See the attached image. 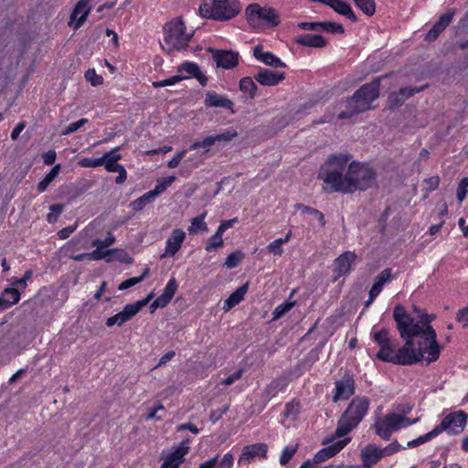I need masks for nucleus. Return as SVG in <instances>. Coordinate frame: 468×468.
Wrapping results in <instances>:
<instances>
[{
    "instance_id": "1",
    "label": "nucleus",
    "mask_w": 468,
    "mask_h": 468,
    "mask_svg": "<svg viewBox=\"0 0 468 468\" xmlns=\"http://www.w3.org/2000/svg\"><path fill=\"white\" fill-rule=\"evenodd\" d=\"M393 318L397 329L405 344L396 351V365H413L422 359L428 364L436 361L441 350L437 341V334L432 326L414 324L409 318V313L401 305H397L393 311Z\"/></svg>"
},
{
    "instance_id": "2",
    "label": "nucleus",
    "mask_w": 468,
    "mask_h": 468,
    "mask_svg": "<svg viewBox=\"0 0 468 468\" xmlns=\"http://www.w3.org/2000/svg\"><path fill=\"white\" fill-rule=\"evenodd\" d=\"M337 172L335 169L331 172L330 179L335 183V186L339 192L344 194H351L356 191H364L370 188L376 184V173L367 165L352 161L349 165L347 176L344 181H337L335 176Z\"/></svg>"
},
{
    "instance_id": "3",
    "label": "nucleus",
    "mask_w": 468,
    "mask_h": 468,
    "mask_svg": "<svg viewBox=\"0 0 468 468\" xmlns=\"http://www.w3.org/2000/svg\"><path fill=\"white\" fill-rule=\"evenodd\" d=\"M380 80L375 79L358 89L346 100V110L338 114V119H348L372 108V102L379 96Z\"/></svg>"
},
{
    "instance_id": "4",
    "label": "nucleus",
    "mask_w": 468,
    "mask_h": 468,
    "mask_svg": "<svg viewBox=\"0 0 468 468\" xmlns=\"http://www.w3.org/2000/svg\"><path fill=\"white\" fill-rule=\"evenodd\" d=\"M163 35L161 48L166 53L185 49L193 37L192 33L186 32V25L181 17L165 23L163 27Z\"/></svg>"
},
{
    "instance_id": "5",
    "label": "nucleus",
    "mask_w": 468,
    "mask_h": 468,
    "mask_svg": "<svg viewBox=\"0 0 468 468\" xmlns=\"http://www.w3.org/2000/svg\"><path fill=\"white\" fill-rule=\"evenodd\" d=\"M369 400L365 397H356L338 420L335 436L341 438L350 432L366 416Z\"/></svg>"
},
{
    "instance_id": "6",
    "label": "nucleus",
    "mask_w": 468,
    "mask_h": 468,
    "mask_svg": "<svg viewBox=\"0 0 468 468\" xmlns=\"http://www.w3.org/2000/svg\"><path fill=\"white\" fill-rule=\"evenodd\" d=\"M352 155L348 154H331L327 157L325 163L321 166L318 177L324 181L326 186L330 187L333 192H339L336 189L335 183L330 179L331 172L335 169L337 174L335 178L337 181H344L347 176V171L351 163Z\"/></svg>"
},
{
    "instance_id": "7",
    "label": "nucleus",
    "mask_w": 468,
    "mask_h": 468,
    "mask_svg": "<svg viewBox=\"0 0 468 468\" xmlns=\"http://www.w3.org/2000/svg\"><path fill=\"white\" fill-rule=\"evenodd\" d=\"M240 11L238 0H206L199 5V13L203 17L214 20H229Z\"/></svg>"
},
{
    "instance_id": "8",
    "label": "nucleus",
    "mask_w": 468,
    "mask_h": 468,
    "mask_svg": "<svg viewBox=\"0 0 468 468\" xmlns=\"http://www.w3.org/2000/svg\"><path fill=\"white\" fill-rule=\"evenodd\" d=\"M418 420L419 418L410 420L401 414L390 412L375 422L376 433L384 440H389L393 432L414 424Z\"/></svg>"
},
{
    "instance_id": "9",
    "label": "nucleus",
    "mask_w": 468,
    "mask_h": 468,
    "mask_svg": "<svg viewBox=\"0 0 468 468\" xmlns=\"http://www.w3.org/2000/svg\"><path fill=\"white\" fill-rule=\"evenodd\" d=\"M248 23L252 27L263 26L276 27L280 20L275 9L271 7H261L259 4H251L246 8Z\"/></svg>"
},
{
    "instance_id": "10",
    "label": "nucleus",
    "mask_w": 468,
    "mask_h": 468,
    "mask_svg": "<svg viewBox=\"0 0 468 468\" xmlns=\"http://www.w3.org/2000/svg\"><path fill=\"white\" fill-rule=\"evenodd\" d=\"M152 297L153 293L151 292L146 298L143 300L137 301L134 303L126 304L122 311L119 312L112 317H109L106 320V325L108 327L113 326L115 324L122 326L126 322L130 321L134 315H136L138 312L149 303Z\"/></svg>"
},
{
    "instance_id": "11",
    "label": "nucleus",
    "mask_w": 468,
    "mask_h": 468,
    "mask_svg": "<svg viewBox=\"0 0 468 468\" xmlns=\"http://www.w3.org/2000/svg\"><path fill=\"white\" fill-rule=\"evenodd\" d=\"M467 419L468 415L464 411L458 410L446 415L441 424L435 428L439 429V434L443 431H447L449 434H460L466 426Z\"/></svg>"
},
{
    "instance_id": "12",
    "label": "nucleus",
    "mask_w": 468,
    "mask_h": 468,
    "mask_svg": "<svg viewBox=\"0 0 468 468\" xmlns=\"http://www.w3.org/2000/svg\"><path fill=\"white\" fill-rule=\"evenodd\" d=\"M119 147H116L102 155V165L105 169L111 173H118V176L115 179L117 184H122L126 178L127 174L125 168L118 164V161L122 159V155L118 154Z\"/></svg>"
},
{
    "instance_id": "13",
    "label": "nucleus",
    "mask_w": 468,
    "mask_h": 468,
    "mask_svg": "<svg viewBox=\"0 0 468 468\" xmlns=\"http://www.w3.org/2000/svg\"><path fill=\"white\" fill-rule=\"evenodd\" d=\"M268 445L263 442L246 445L242 448V452L238 460L239 465L250 463L256 459L266 458Z\"/></svg>"
},
{
    "instance_id": "14",
    "label": "nucleus",
    "mask_w": 468,
    "mask_h": 468,
    "mask_svg": "<svg viewBox=\"0 0 468 468\" xmlns=\"http://www.w3.org/2000/svg\"><path fill=\"white\" fill-rule=\"evenodd\" d=\"M349 441L350 439L348 438L338 440L337 441L332 443L331 445L320 450L312 460H307L306 462L313 463L314 467H320L318 465L319 463L325 462L329 458L335 456L347 444Z\"/></svg>"
},
{
    "instance_id": "15",
    "label": "nucleus",
    "mask_w": 468,
    "mask_h": 468,
    "mask_svg": "<svg viewBox=\"0 0 468 468\" xmlns=\"http://www.w3.org/2000/svg\"><path fill=\"white\" fill-rule=\"evenodd\" d=\"M423 89L424 87H405L401 88L399 91L391 92L387 101L388 108L391 110L399 108L409 98Z\"/></svg>"
},
{
    "instance_id": "16",
    "label": "nucleus",
    "mask_w": 468,
    "mask_h": 468,
    "mask_svg": "<svg viewBox=\"0 0 468 468\" xmlns=\"http://www.w3.org/2000/svg\"><path fill=\"white\" fill-rule=\"evenodd\" d=\"M189 442L190 440L188 438L185 439L180 445L165 458L161 468H178L184 461V456L189 451Z\"/></svg>"
},
{
    "instance_id": "17",
    "label": "nucleus",
    "mask_w": 468,
    "mask_h": 468,
    "mask_svg": "<svg viewBox=\"0 0 468 468\" xmlns=\"http://www.w3.org/2000/svg\"><path fill=\"white\" fill-rule=\"evenodd\" d=\"M355 392V381L350 376H345L335 382V394L333 401L345 400L351 397Z\"/></svg>"
},
{
    "instance_id": "18",
    "label": "nucleus",
    "mask_w": 468,
    "mask_h": 468,
    "mask_svg": "<svg viewBox=\"0 0 468 468\" xmlns=\"http://www.w3.org/2000/svg\"><path fill=\"white\" fill-rule=\"evenodd\" d=\"M298 27L303 30L324 31L328 33L343 34L345 29L341 24L324 21V22H302Z\"/></svg>"
},
{
    "instance_id": "19",
    "label": "nucleus",
    "mask_w": 468,
    "mask_h": 468,
    "mask_svg": "<svg viewBox=\"0 0 468 468\" xmlns=\"http://www.w3.org/2000/svg\"><path fill=\"white\" fill-rule=\"evenodd\" d=\"M254 79L261 85L275 86L285 79V73L268 69H261L257 74L254 75Z\"/></svg>"
},
{
    "instance_id": "20",
    "label": "nucleus",
    "mask_w": 468,
    "mask_h": 468,
    "mask_svg": "<svg viewBox=\"0 0 468 468\" xmlns=\"http://www.w3.org/2000/svg\"><path fill=\"white\" fill-rule=\"evenodd\" d=\"M213 59L218 67L229 69L238 65L239 54L232 50H215L213 51Z\"/></svg>"
},
{
    "instance_id": "21",
    "label": "nucleus",
    "mask_w": 468,
    "mask_h": 468,
    "mask_svg": "<svg viewBox=\"0 0 468 468\" xmlns=\"http://www.w3.org/2000/svg\"><path fill=\"white\" fill-rule=\"evenodd\" d=\"M356 255L353 251H345L334 262V272L337 277L350 272L352 263L356 261Z\"/></svg>"
},
{
    "instance_id": "22",
    "label": "nucleus",
    "mask_w": 468,
    "mask_h": 468,
    "mask_svg": "<svg viewBox=\"0 0 468 468\" xmlns=\"http://www.w3.org/2000/svg\"><path fill=\"white\" fill-rule=\"evenodd\" d=\"M454 14L455 9H449L446 13L442 14L440 16L439 20L427 33L426 39L429 41L435 40L438 37V36L450 25Z\"/></svg>"
},
{
    "instance_id": "23",
    "label": "nucleus",
    "mask_w": 468,
    "mask_h": 468,
    "mask_svg": "<svg viewBox=\"0 0 468 468\" xmlns=\"http://www.w3.org/2000/svg\"><path fill=\"white\" fill-rule=\"evenodd\" d=\"M253 56L257 60L261 61L267 66L272 68H285L286 64L282 62L278 57H276L273 53L263 51V48L261 45H257L253 49Z\"/></svg>"
},
{
    "instance_id": "24",
    "label": "nucleus",
    "mask_w": 468,
    "mask_h": 468,
    "mask_svg": "<svg viewBox=\"0 0 468 468\" xmlns=\"http://www.w3.org/2000/svg\"><path fill=\"white\" fill-rule=\"evenodd\" d=\"M185 238L186 233L182 229H174L171 236L166 240L165 252L161 258L174 256L180 250Z\"/></svg>"
},
{
    "instance_id": "25",
    "label": "nucleus",
    "mask_w": 468,
    "mask_h": 468,
    "mask_svg": "<svg viewBox=\"0 0 468 468\" xmlns=\"http://www.w3.org/2000/svg\"><path fill=\"white\" fill-rule=\"evenodd\" d=\"M89 0H80L74 7L71 15L69 25L74 24V28H79L86 20L90 14V8L88 6Z\"/></svg>"
},
{
    "instance_id": "26",
    "label": "nucleus",
    "mask_w": 468,
    "mask_h": 468,
    "mask_svg": "<svg viewBox=\"0 0 468 468\" xmlns=\"http://www.w3.org/2000/svg\"><path fill=\"white\" fill-rule=\"evenodd\" d=\"M179 75L189 77H195L202 86H205L207 81V78L200 71L197 64L193 62H186L178 67Z\"/></svg>"
},
{
    "instance_id": "27",
    "label": "nucleus",
    "mask_w": 468,
    "mask_h": 468,
    "mask_svg": "<svg viewBox=\"0 0 468 468\" xmlns=\"http://www.w3.org/2000/svg\"><path fill=\"white\" fill-rule=\"evenodd\" d=\"M381 448L375 445H367L361 451L364 468H370L381 459Z\"/></svg>"
},
{
    "instance_id": "28",
    "label": "nucleus",
    "mask_w": 468,
    "mask_h": 468,
    "mask_svg": "<svg viewBox=\"0 0 468 468\" xmlns=\"http://www.w3.org/2000/svg\"><path fill=\"white\" fill-rule=\"evenodd\" d=\"M205 105L213 108H225L232 110L233 102L227 97L216 93L215 91H208L206 94Z\"/></svg>"
},
{
    "instance_id": "29",
    "label": "nucleus",
    "mask_w": 468,
    "mask_h": 468,
    "mask_svg": "<svg viewBox=\"0 0 468 468\" xmlns=\"http://www.w3.org/2000/svg\"><path fill=\"white\" fill-rule=\"evenodd\" d=\"M295 42L301 46L315 48H324L327 44V41L324 37L313 34L300 36L295 39Z\"/></svg>"
},
{
    "instance_id": "30",
    "label": "nucleus",
    "mask_w": 468,
    "mask_h": 468,
    "mask_svg": "<svg viewBox=\"0 0 468 468\" xmlns=\"http://www.w3.org/2000/svg\"><path fill=\"white\" fill-rule=\"evenodd\" d=\"M20 300V292L16 288H6L0 296V311L5 310Z\"/></svg>"
},
{
    "instance_id": "31",
    "label": "nucleus",
    "mask_w": 468,
    "mask_h": 468,
    "mask_svg": "<svg viewBox=\"0 0 468 468\" xmlns=\"http://www.w3.org/2000/svg\"><path fill=\"white\" fill-rule=\"evenodd\" d=\"M249 283L246 282L245 284L239 287L235 292H233L228 299L224 302L223 310L225 312L229 311L232 307L239 304L244 298V295L248 292Z\"/></svg>"
},
{
    "instance_id": "32",
    "label": "nucleus",
    "mask_w": 468,
    "mask_h": 468,
    "mask_svg": "<svg viewBox=\"0 0 468 468\" xmlns=\"http://www.w3.org/2000/svg\"><path fill=\"white\" fill-rule=\"evenodd\" d=\"M391 278V270H383L375 280L374 284L370 289L371 298H376L382 291L383 285L388 282Z\"/></svg>"
},
{
    "instance_id": "33",
    "label": "nucleus",
    "mask_w": 468,
    "mask_h": 468,
    "mask_svg": "<svg viewBox=\"0 0 468 468\" xmlns=\"http://www.w3.org/2000/svg\"><path fill=\"white\" fill-rule=\"evenodd\" d=\"M330 7L339 15L346 16L353 22L356 21L357 19L351 6L342 0H333Z\"/></svg>"
},
{
    "instance_id": "34",
    "label": "nucleus",
    "mask_w": 468,
    "mask_h": 468,
    "mask_svg": "<svg viewBox=\"0 0 468 468\" xmlns=\"http://www.w3.org/2000/svg\"><path fill=\"white\" fill-rule=\"evenodd\" d=\"M202 153H195L185 160L182 168L181 175H189L193 169L197 168L202 163Z\"/></svg>"
},
{
    "instance_id": "35",
    "label": "nucleus",
    "mask_w": 468,
    "mask_h": 468,
    "mask_svg": "<svg viewBox=\"0 0 468 468\" xmlns=\"http://www.w3.org/2000/svg\"><path fill=\"white\" fill-rule=\"evenodd\" d=\"M207 216V212H204L203 214L194 218L191 220V225L187 229L189 234H197L199 231H207V225L205 222V218Z\"/></svg>"
},
{
    "instance_id": "36",
    "label": "nucleus",
    "mask_w": 468,
    "mask_h": 468,
    "mask_svg": "<svg viewBox=\"0 0 468 468\" xmlns=\"http://www.w3.org/2000/svg\"><path fill=\"white\" fill-rule=\"evenodd\" d=\"M287 380L285 378H277L271 382L266 388L265 394L269 398L274 397L278 392L282 390L287 386Z\"/></svg>"
},
{
    "instance_id": "37",
    "label": "nucleus",
    "mask_w": 468,
    "mask_h": 468,
    "mask_svg": "<svg viewBox=\"0 0 468 468\" xmlns=\"http://www.w3.org/2000/svg\"><path fill=\"white\" fill-rule=\"evenodd\" d=\"M396 350L394 346L391 344L388 346L379 349L376 354V357L381 361L393 363L395 362Z\"/></svg>"
},
{
    "instance_id": "38",
    "label": "nucleus",
    "mask_w": 468,
    "mask_h": 468,
    "mask_svg": "<svg viewBox=\"0 0 468 468\" xmlns=\"http://www.w3.org/2000/svg\"><path fill=\"white\" fill-rule=\"evenodd\" d=\"M374 341L378 344L379 346V349L391 345V339L389 337L388 331L386 329H382L379 331H374L372 333Z\"/></svg>"
},
{
    "instance_id": "39",
    "label": "nucleus",
    "mask_w": 468,
    "mask_h": 468,
    "mask_svg": "<svg viewBox=\"0 0 468 468\" xmlns=\"http://www.w3.org/2000/svg\"><path fill=\"white\" fill-rule=\"evenodd\" d=\"M239 90L244 93H248L250 98H254L257 91V86L250 77H245L239 80Z\"/></svg>"
},
{
    "instance_id": "40",
    "label": "nucleus",
    "mask_w": 468,
    "mask_h": 468,
    "mask_svg": "<svg viewBox=\"0 0 468 468\" xmlns=\"http://www.w3.org/2000/svg\"><path fill=\"white\" fill-rule=\"evenodd\" d=\"M155 197L151 191L146 192L142 197H138L131 203V207L135 211L142 210L147 204H149Z\"/></svg>"
},
{
    "instance_id": "41",
    "label": "nucleus",
    "mask_w": 468,
    "mask_h": 468,
    "mask_svg": "<svg viewBox=\"0 0 468 468\" xmlns=\"http://www.w3.org/2000/svg\"><path fill=\"white\" fill-rule=\"evenodd\" d=\"M176 180V176H170L167 177H163L157 181L154 188L151 190L153 195L156 197L160 194H162L168 186H170Z\"/></svg>"
},
{
    "instance_id": "42",
    "label": "nucleus",
    "mask_w": 468,
    "mask_h": 468,
    "mask_svg": "<svg viewBox=\"0 0 468 468\" xmlns=\"http://www.w3.org/2000/svg\"><path fill=\"white\" fill-rule=\"evenodd\" d=\"M295 207L297 209L302 210L303 213H306L309 214V216H313V218L316 219L322 227L325 225L324 217L323 213L320 212L319 210L304 206L303 204H297Z\"/></svg>"
},
{
    "instance_id": "43",
    "label": "nucleus",
    "mask_w": 468,
    "mask_h": 468,
    "mask_svg": "<svg viewBox=\"0 0 468 468\" xmlns=\"http://www.w3.org/2000/svg\"><path fill=\"white\" fill-rule=\"evenodd\" d=\"M215 144H216L214 142L212 135H209V136H207L206 138H204V140H202V141H197V142L193 143L189 146V150L195 151L199 148H202V149H204V151L202 153L204 154L207 153L210 150V148Z\"/></svg>"
},
{
    "instance_id": "44",
    "label": "nucleus",
    "mask_w": 468,
    "mask_h": 468,
    "mask_svg": "<svg viewBox=\"0 0 468 468\" xmlns=\"http://www.w3.org/2000/svg\"><path fill=\"white\" fill-rule=\"evenodd\" d=\"M439 429H436L434 428L432 431H431L430 432L424 434V435H421L420 436L419 438L415 439V440H412L408 442V447L409 448H414V447H417L420 444H423L427 441H429L430 440L435 438L436 436L439 435V432H438Z\"/></svg>"
},
{
    "instance_id": "45",
    "label": "nucleus",
    "mask_w": 468,
    "mask_h": 468,
    "mask_svg": "<svg viewBox=\"0 0 468 468\" xmlns=\"http://www.w3.org/2000/svg\"><path fill=\"white\" fill-rule=\"evenodd\" d=\"M222 246V234L217 230L216 233L208 239L205 249L207 251H214L221 248Z\"/></svg>"
},
{
    "instance_id": "46",
    "label": "nucleus",
    "mask_w": 468,
    "mask_h": 468,
    "mask_svg": "<svg viewBox=\"0 0 468 468\" xmlns=\"http://www.w3.org/2000/svg\"><path fill=\"white\" fill-rule=\"evenodd\" d=\"M356 6L367 16L374 15L376 5L374 0H353Z\"/></svg>"
},
{
    "instance_id": "47",
    "label": "nucleus",
    "mask_w": 468,
    "mask_h": 468,
    "mask_svg": "<svg viewBox=\"0 0 468 468\" xmlns=\"http://www.w3.org/2000/svg\"><path fill=\"white\" fill-rule=\"evenodd\" d=\"M237 136L238 133L235 130H227L222 133L212 135L215 144H226Z\"/></svg>"
},
{
    "instance_id": "48",
    "label": "nucleus",
    "mask_w": 468,
    "mask_h": 468,
    "mask_svg": "<svg viewBox=\"0 0 468 468\" xmlns=\"http://www.w3.org/2000/svg\"><path fill=\"white\" fill-rule=\"evenodd\" d=\"M243 257L244 255L241 251L232 252L227 257L225 265L229 269L235 268L242 261Z\"/></svg>"
},
{
    "instance_id": "49",
    "label": "nucleus",
    "mask_w": 468,
    "mask_h": 468,
    "mask_svg": "<svg viewBox=\"0 0 468 468\" xmlns=\"http://www.w3.org/2000/svg\"><path fill=\"white\" fill-rule=\"evenodd\" d=\"M294 305L293 302H285L280 305H278L273 313V320L280 319L282 315H284L287 312H289L292 306Z\"/></svg>"
},
{
    "instance_id": "50",
    "label": "nucleus",
    "mask_w": 468,
    "mask_h": 468,
    "mask_svg": "<svg viewBox=\"0 0 468 468\" xmlns=\"http://www.w3.org/2000/svg\"><path fill=\"white\" fill-rule=\"evenodd\" d=\"M297 452V445L294 446H287L283 449L281 456H280V463L282 465L287 464L292 456Z\"/></svg>"
},
{
    "instance_id": "51",
    "label": "nucleus",
    "mask_w": 468,
    "mask_h": 468,
    "mask_svg": "<svg viewBox=\"0 0 468 468\" xmlns=\"http://www.w3.org/2000/svg\"><path fill=\"white\" fill-rule=\"evenodd\" d=\"M186 77V76H183V75H176V76L170 77L168 79H165L164 80L155 81L153 83V86L154 88L171 86V85L177 83L178 81H180L182 80H185Z\"/></svg>"
},
{
    "instance_id": "52",
    "label": "nucleus",
    "mask_w": 468,
    "mask_h": 468,
    "mask_svg": "<svg viewBox=\"0 0 468 468\" xmlns=\"http://www.w3.org/2000/svg\"><path fill=\"white\" fill-rule=\"evenodd\" d=\"M107 253H111V255H113L114 259L123 263L130 264L133 261L132 258L124 250H107Z\"/></svg>"
},
{
    "instance_id": "53",
    "label": "nucleus",
    "mask_w": 468,
    "mask_h": 468,
    "mask_svg": "<svg viewBox=\"0 0 468 468\" xmlns=\"http://www.w3.org/2000/svg\"><path fill=\"white\" fill-rule=\"evenodd\" d=\"M171 300V298L162 293L150 305L151 312H154L157 308H164L169 303Z\"/></svg>"
},
{
    "instance_id": "54",
    "label": "nucleus",
    "mask_w": 468,
    "mask_h": 468,
    "mask_svg": "<svg viewBox=\"0 0 468 468\" xmlns=\"http://www.w3.org/2000/svg\"><path fill=\"white\" fill-rule=\"evenodd\" d=\"M88 119L82 118L75 122H71L69 124L61 133L62 135H68L78 131L80 127L88 122Z\"/></svg>"
},
{
    "instance_id": "55",
    "label": "nucleus",
    "mask_w": 468,
    "mask_h": 468,
    "mask_svg": "<svg viewBox=\"0 0 468 468\" xmlns=\"http://www.w3.org/2000/svg\"><path fill=\"white\" fill-rule=\"evenodd\" d=\"M115 242V238L112 232H109L105 239H95L92 246L98 249H105Z\"/></svg>"
},
{
    "instance_id": "56",
    "label": "nucleus",
    "mask_w": 468,
    "mask_h": 468,
    "mask_svg": "<svg viewBox=\"0 0 468 468\" xmlns=\"http://www.w3.org/2000/svg\"><path fill=\"white\" fill-rule=\"evenodd\" d=\"M103 164L102 156L100 158H82L79 161V165L81 167H99Z\"/></svg>"
},
{
    "instance_id": "57",
    "label": "nucleus",
    "mask_w": 468,
    "mask_h": 468,
    "mask_svg": "<svg viewBox=\"0 0 468 468\" xmlns=\"http://www.w3.org/2000/svg\"><path fill=\"white\" fill-rule=\"evenodd\" d=\"M298 412H299V404L292 401V402L286 404L283 415H284V417L291 418V419L294 420L297 417Z\"/></svg>"
},
{
    "instance_id": "58",
    "label": "nucleus",
    "mask_w": 468,
    "mask_h": 468,
    "mask_svg": "<svg viewBox=\"0 0 468 468\" xmlns=\"http://www.w3.org/2000/svg\"><path fill=\"white\" fill-rule=\"evenodd\" d=\"M468 190V178H463L461 180V182L458 185L457 187V199L459 202H463L466 197Z\"/></svg>"
},
{
    "instance_id": "59",
    "label": "nucleus",
    "mask_w": 468,
    "mask_h": 468,
    "mask_svg": "<svg viewBox=\"0 0 468 468\" xmlns=\"http://www.w3.org/2000/svg\"><path fill=\"white\" fill-rule=\"evenodd\" d=\"M85 79L90 82L92 86H98L102 83V77L98 75L94 69H88L85 73Z\"/></svg>"
},
{
    "instance_id": "60",
    "label": "nucleus",
    "mask_w": 468,
    "mask_h": 468,
    "mask_svg": "<svg viewBox=\"0 0 468 468\" xmlns=\"http://www.w3.org/2000/svg\"><path fill=\"white\" fill-rule=\"evenodd\" d=\"M267 250L276 256H281L283 253L282 243L278 239L271 242L267 246Z\"/></svg>"
},
{
    "instance_id": "61",
    "label": "nucleus",
    "mask_w": 468,
    "mask_h": 468,
    "mask_svg": "<svg viewBox=\"0 0 468 468\" xmlns=\"http://www.w3.org/2000/svg\"><path fill=\"white\" fill-rule=\"evenodd\" d=\"M186 149L177 152L173 156V158L168 162L167 166L169 168H176L179 165V164L182 161V159L186 156Z\"/></svg>"
},
{
    "instance_id": "62",
    "label": "nucleus",
    "mask_w": 468,
    "mask_h": 468,
    "mask_svg": "<svg viewBox=\"0 0 468 468\" xmlns=\"http://www.w3.org/2000/svg\"><path fill=\"white\" fill-rule=\"evenodd\" d=\"M401 446L398 443V441H393L385 448L381 449L382 456H389L400 450Z\"/></svg>"
},
{
    "instance_id": "63",
    "label": "nucleus",
    "mask_w": 468,
    "mask_h": 468,
    "mask_svg": "<svg viewBox=\"0 0 468 468\" xmlns=\"http://www.w3.org/2000/svg\"><path fill=\"white\" fill-rule=\"evenodd\" d=\"M300 468H361L358 465H327L321 467H314L313 463L304 462Z\"/></svg>"
},
{
    "instance_id": "64",
    "label": "nucleus",
    "mask_w": 468,
    "mask_h": 468,
    "mask_svg": "<svg viewBox=\"0 0 468 468\" xmlns=\"http://www.w3.org/2000/svg\"><path fill=\"white\" fill-rule=\"evenodd\" d=\"M456 320L463 324V327L468 326V306L460 309L456 314Z\"/></svg>"
}]
</instances>
